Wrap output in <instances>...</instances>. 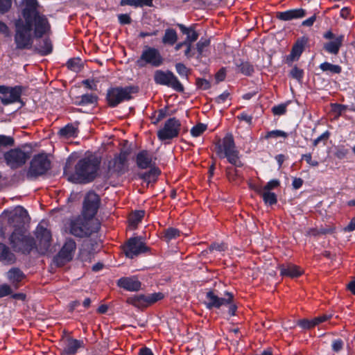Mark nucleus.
<instances>
[{
  "label": "nucleus",
  "instance_id": "30",
  "mask_svg": "<svg viewBox=\"0 0 355 355\" xmlns=\"http://www.w3.org/2000/svg\"><path fill=\"white\" fill-rule=\"evenodd\" d=\"M0 260L8 263H12L15 261V254L10 252L8 247L3 243H0Z\"/></svg>",
  "mask_w": 355,
  "mask_h": 355
},
{
  "label": "nucleus",
  "instance_id": "59",
  "mask_svg": "<svg viewBox=\"0 0 355 355\" xmlns=\"http://www.w3.org/2000/svg\"><path fill=\"white\" fill-rule=\"evenodd\" d=\"M329 137V132H325L322 135H321L320 137H318L317 139H314L313 141V145L314 147L317 146L319 142H320L322 140L327 141Z\"/></svg>",
  "mask_w": 355,
  "mask_h": 355
},
{
  "label": "nucleus",
  "instance_id": "42",
  "mask_svg": "<svg viewBox=\"0 0 355 355\" xmlns=\"http://www.w3.org/2000/svg\"><path fill=\"white\" fill-rule=\"evenodd\" d=\"M207 129V125L203 123H198L191 130V134L193 137H198L202 135Z\"/></svg>",
  "mask_w": 355,
  "mask_h": 355
},
{
  "label": "nucleus",
  "instance_id": "49",
  "mask_svg": "<svg viewBox=\"0 0 355 355\" xmlns=\"http://www.w3.org/2000/svg\"><path fill=\"white\" fill-rule=\"evenodd\" d=\"M272 111L275 115L284 114L286 112V104H280V105L274 106L272 108Z\"/></svg>",
  "mask_w": 355,
  "mask_h": 355
},
{
  "label": "nucleus",
  "instance_id": "15",
  "mask_svg": "<svg viewBox=\"0 0 355 355\" xmlns=\"http://www.w3.org/2000/svg\"><path fill=\"white\" fill-rule=\"evenodd\" d=\"M181 123L176 118H171L167 120L163 128L157 132L158 138L162 140L171 139L178 137Z\"/></svg>",
  "mask_w": 355,
  "mask_h": 355
},
{
  "label": "nucleus",
  "instance_id": "61",
  "mask_svg": "<svg viewBox=\"0 0 355 355\" xmlns=\"http://www.w3.org/2000/svg\"><path fill=\"white\" fill-rule=\"evenodd\" d=\"M197 85H198V87L203 89H207L210 87V84L209 81H207L205 79H198Z\"/></svg>",
  "mask_w": 355,
  "mask_h": 355
},
{
  "label": "nucleus",
  "instance_id": "36",
  "mask_svg": "<svg viewBox=\"0 0 355 355\" xmlns=\"http://www.w3.org/2000/svg\"><path fill=\"white\" fill-rule=\"evenodd\" d=\"M320 68L323 71H329L331 73H340L342 71L339 65L333 64L327 62L322 63L320 65Z\"/></svg>",
  "mask_w": 355,
  "mask_h": 355
},
{
  "label": "nucleus",
  "instance_id": "54",
  "mask_svg": "<svg viewBox=\"0 0 355 355\" xmlns=\"http://www.w3.org/2000/svg\"><path fill=\"white\" fill-rule=\"evenodd\" d=\"M302 159H305L307 164L311 166H318L319 165V162L318 161L312 159L311 153L303 155Z\"/></svg>",
  "mask_w": 355,
  "mask_h": 355
},
{
  "label": "nucleus",
  "instance_id": "14",
  "mask_svg": "<svg viewBox=\"0 0 355 355\" xmlns=\"http://www.w3.org/2000/svg\"><path fill=\"white\" fill-rule=\"evenodd\" d=\"M164 297L162 293H155L150 295H137L127 299V302L139 309H144L157 302Z\"/></svg>",
  "mask_w": 355,
  "mask_h": 355
},
{
  "label": "nucleus",
  "instance_id": "55",
  "mask_svg": "<svg viewBox=\"0 0 355 355\" xmlns=\"http://www.w3.org/2000/svg\"><path fill=\"white\" fill-rule=\"evenodd\" d=\"M144 6H152L153 0H134L135 7H142Z\"/></svg>",
  "mask_w": 355,
  "mask_h": 355
},
{
  "label": "nucleus",
  "instance_id": "4",
  "mask_svg": "<svg viewBox=\"0 0 355 355\" xmlns=\"http://www.w3.org/2000/svg\"><path fill=\"white\" fill-rule=\"evenodd\" d=\"M216 153L220 158H227L228 162L235 167H241L243 165L232 134L226 135L222 143L216 145Z\"/></svg>",
  "mask_w": 355,
  "mask_h": 355
},
{
  "label": "nucleus",
  "instance_id": "43",
  "mask_svg": "<svg viewBox=\"0 0 355 355\" xmlns=\"http://www.w3.org/2000/svg\"><path fill=\"white\" fill-rule=\"evenodd\" d=\"M290 76L300 82L304 76V71L295 66L290 71Z\"/></svg>",
  "mask_w": 355,
  "mask_h": 355
},
{
  "label": "nucleus",
  "instance_id": "25",
  "mask_svg": "<svg viewBox=\"0 0 355 355\" xmlns=\"http://www.w3.org/2000/svg\"><path fill=\"white\" fill-rule=\"evenodd\" d=\"M344 38L345 36L343 35H338L335 40L324 43V49L329 53L337 55L343 45Z\"/></svg>",
  "mask_w": 355,
  "mask_h": 355
},
{
  "label": "nucleus",
  "instance_id": "41",
  "mask_svg": "<svg viewBox=\"0 0 355 355\" xmlns=\"http://www.w3.org/2000/svg\"><path fill=\"white\" fill-rule=\"evenodd\" d=\"M15 145V140L12 137L0 135V147H10Z\"/></svg>",
  "mask_w": 355,
  "mask_h": 355
},
{
  "label": "nucleus",
  "instance_id": "27",
  "mask_svg": "<svg viewBox=\"0 0 355 355\" xmlns=\"http://www.w3.org/2000/svg\"><path fill=\"white\" fill-rule=\"evenodd\" d=\"M177 26L181 32L187 35L184 40L186 42L193 44L198 39L199 34L196 31L194 25L190 27H187L184 24H178Z\"/></svg>",
  "mask_w": 355,
  "mask_h": 355
},
{
  "label": "nucleus",
  "instance_id": "57",
  "mask_svg": "<svg viewBox=\"0 0 355 355\" xmlns=\"http://www.w3.org/2000/svg\"><path fill=\"white\" fill-rule=\"evenodd\" d=\"M167 116V108L161 109L157 112V116L153 122L155 124L164 119Z\"/></svg>",
  "mask_w": 355,
  "mask_h": 355
},
{
  "label": "nucleus",
  "instance_id": "33",
  "mask_svg": "<svg viewBox=\"0 0 355 355\" xmlns=\"http://www.w3.org/2000/svg\"><path fill=\"white\" fill-rule=\"evenodd\" d=\"M150 168V169L149 171L141 175V178L148 182L155 181L157 177L160 174V170L158 168L155 167L154 166Z\"/></svg>",
  "mask_w": 355,
  "mask_h": 355
},
{
  "label": "nucleus",
  "instance_id": "19",
  "mask_svg": "<svg viewBox=\"0 0 355 355\" xmlns=\"http://www.w3.org/2000/svg\"><path fill=\"white\" fill-rule=\"evenodd\" d=\"M61 341L62 344V355H73L79 349L84 347L83 340L73 338L69 336L62 337Z\"/></svg>",
  "mask_w": 355,
  "mask_h": 355
},
{
  "label": "nucleus",
  "instance_id": "58",
  "mask_svg": "<svg viewBox=\"0 0 355 355\" xmlns=\"http://www.w3.org/2000/svg\"><path fill=\"white\" fill-rule=\"evenodd\" d=\"M175 69L177 72L181 76H187V68L182 63H178L175 64Z\"/></svg>",
  "mask_w": 355,
  "mask_h": 355
},
{
  "label": "nucleus",
  "instance_id": "23",
  "mask_svg": "<svg viewBox=\"0 0 355 355\" xmlns=\"http://www.w3.org/2000/svg\"><path fill=\"white\" fill-rule=\"evenodd\" d=\"M279 268L282 276L291 278L297 277L303 273V270L292 263L282 264L279 266Z\"/></svg>",
  "mask_w": 355,
  "mask_h": 355
},
{
  "label": "nucleus",
  "instance_id": "53",
  "mask_svg": "<svg viewBox=\"0 0 355 355\" xmlns=\"http://www.w3.org/2000/svg\"><path fill=\"white\" fill-rule=\"evenodd\" d=\"M209 249L210 251L217 250V251L221 252V251H225L227 249V246L223 243H212L209 246Z\"/></svg>",
  "mask_w": 355,
  "mask_h": 355
},
{
  "label": "nucleus",
  "instance_id": "50",
  "mask_svg": "<svg viewBox=\"0 0 355 355\" xmlns=\"http://www.w3.org/2000/svg\"><path fill=\"white\" fill-rule=\"evenodd\" d=\"M12 0H0V13H4L10 8Z\"/></svg>",
  "mask_w": 355,
  "mask_h": 355
},
{
  "label": "nucleus",
  "instance_id": "39",
  "mask_svg": "<svg viewBox=\"0 0 355 355\" xmlns=\"http://www.w3.org/2000/svg\"><path fill=\"white\" fill-rule=\"evenodd\" d=\"M239 71L245 76H250L254 72V67L248 62H242L240 64H237Z\"/></svg>",
  "mask_w": 355,
  "mask_h": 355
},
{
  "label": "nucleus",
  "instance_id": "56",
  "mask_svg": "<svg viewBox=\"0 0 355 355\" xmlns=\"http://www.w3.org/2000/svg\"><path fill=\"white\" fill-rule=\"evenodd\" d=\"M192 46H193V44H190V43H187V44H185V50H184V56L188 58V59H190L191 58L193 55H194V52L192 50Z\"/></svg>",
  "mask_w": 355,
  "mask_h": 355
},
{
  "label": "nucleus",
  "instance_id": "47",
  "mask_svg": "<svg viewBox=\"0 0 355 355\" xmlns=\"http://www.w3.org/2000/svg\"><path fill=\"white\" fill-rule=\"evenodd\" d=\"M279 186V181L277 180H272L268 182L262 189H259V190L262 191H268L274 189Z\"/></svg>",
  "mask_w": 355,
  "mask_h": 355
},
{
  "label": "nucleus",
  "instance_id": "10",
  "mask_svg": "<svg viewBox=\"0 0 355 355\" xmlns=\"http://www.w3.org/2000/svg\"><path fill=\"white\" fill-rule=\"evenodd\" d=\"M76 250V242L71 239H67L58 254L54 257V263L58 266H64L73 259Z\"/></svg>",
  "mask_w": 355,
  "mask_h": 355
},
{
  "label": "nucleus",
  "instance_id": "13",
  "mask_svg": "<svg viewBox=\"0 0 355 355\" xmlns=\"http://www.w3.org/2000/svg\"><path fill=\"white\" fill-rule=\"evenodd\" d=\"M23 92V87L19 85L8 87L0 85L1 102L3 105H7L20 101Z\"/></svg>",
  "mask_w": 355,
  "mask_h": 355
},
{
  "label": "nucleus",
  "instance_id": "9",
  "mask_svg": "<svg viewBox=\"0 0 355 355\" xmlns=\"http://www.w3.org/2000/svg\"><path fill=\"white\" fill-rule=\"evenodd\" d=\"M155 83L172 87L177 92H183L184 87L177 77L169 71L157 70L154 74Z\"/></svg>",
  "mask_w": 355,
  "mask_h": 355
},
{
  "label": "nucleus",
  "instance_id": "8",
  "mask_svg": "<svg viewBox=\"0 0 355 355\" xmlns=\"http://www.w3.org/2000/svg\"><path fill=\"white\" fill-rule=\"evenodd\" d=\"M130 151L122 150L108 163V173L110 175L120 176L128 170V156Z\"/></svg>",
  "mask_w": 355,
  "mask_h": 355
},
{
  "label": "nucleus",
  "instance_id": "28",
  "mask_svg": "<svg viewBox=\"0 0 355 355\" xmlns=\"http://www.w3.org/2000/svg\"><path fill=\"white\" fill-rule=\"evenodd\" d=\"M7 277L15 287L17 288L18 283L25 277V275L19 268H12L7 272Z\"/></svg>",
  "mask_w": 355,
  "mask_h": 355
},
{
  "label": "nucleus",
  "instance_id": "1",
  "mask_svg": "<svg viewBox=\"0 0 355 355\" xmlns=\"http://www.w3.org/2000/svg\"><path fill=\"white\" fill-rule=\"evenodd\" d=\"M37 0H23L22 18L15 21V42L17 49H30L33 45L32 31L34 36L41 38L51 33V25L46 15L40 10Z\"/></svg>",
  "mask_w": 355,
  "mask_h": 355
},
{
  "label": "nucleus",
  "instance_id": "26",
  "mask_svg": "<svg viewBox=\"0 0 355 355\" xmlns=\"http://www.w3.org/2000/svg\"><path fill=\"white\" fill-rule=\"evenodd\" d=\"M306 42L304 40H298L293 45L291 53L286 58L288 63L297 60L302 53Z\"/></svg>",
  "mask_w": 355,
  "mask_h": 355
},
{
  "label": "nucleus",
  "instance_id": "31",
  "mask_svg": "<svg viewBox=\"0 0 355 355\" xmlns=\"http://www.w3.org/2000/svg\"><path fill=\"white\" fill-rule=\"evenodd\" d=\"M36 51L42 55H46L51 53L53 46L49 39L45 38L40 42L35 47Z\"/></svg>",
  "mask_w": 355,
  "mask_h": 355
},
{
  "label": "nucleus",
  "instance_id": "64",
  "mask_svg": "<svg viewBox=\"0 0 355 355\" xmlns=\"http://www.w3.org/2000/svg\"><path fill=\"white\" fill-rule=\"evenodd\" d=\"M345 232H352L355 230V217H354L349 222L347 226L343 228Z\"/></svg>",
  "mask_w": 355,
  "mask_h": 355
},
{
  "label": "nucleus",
  "instance_id": "2",
  "mask_svg": "<svg viewBox=\"0 0 355 355\" xmlns=\"http://www.w3.org/2000/svg\"><path fill=\"white\" fill-rule=\"evenodd\" d=\"M19 211V214L15 213L8 218V223L15 228L9 238L10 244L16 252L29 253L34 248L35 242L32 237L26 234L24 221L21 216V214L26 211L22 209Z\"/></svg>",
  "mask_w": 355,
  "mask_h": 355
},
{
  "label": "nucleus",
  "instance_id": "6",
  "mask_svg": "<svg viewBox=\"0 0 355 355\" xmlns=\"http://www.w3.org/2000/svg\"><path fill=\"white\" fill-rule=\"evenodd\" d=\"M137 92L132 87H116L107 90V101L110 107H116L119 103L132 98V94Z\"/></svg>",
  "mask_w": 355,
  "mask_h": 355
},
{
  "label": "nucleus",
  "instance_id": "3",
  "mask_svg": "<svg viewBox=\"0 0 355 355\" xmlns=\"http://www.w3.org/2000/svg\"><path fill=\"white\" fill-rule=\"evenodd\" d=\"M100 162L97 158H85L76 165L73 178L76 182L87 183L92 181L96 176Z\"/></svg>",
  "mask_w": 355,
  "mask_h": 355
},
{
  "label": "nucleus",
  "instance_id": "7",
  "mask_svg": "<svg viewBox=\"0 0 355 355\" xmlns=\"http://www.w3.org/2000/svg\"><path fill=\"white\" fill-rule=\"evenodd\" d=\"M31 155L19 148H12L3 154L6 164L12 169L23 166L30 159Z\"/></svg>",
  "mask_w": 355,
  "mask_h": 355
},
{
  "label": "nucleus",
  "instance_id": "22",
  "mask_svg": "<svg viewBox=\"0 0 355 355\" xmlns=\"http://www.w3.org/2000/svg\"><path fill=\"white\" fill-rule=\"evenodd\" d=\"M137 165L139 168L146 169L155 165L153 155L147 150H141L136 157Z\"/></svg>",
  "mask_w": 355,
  "mask_h": 355
},
{
  "label": "nucleus",
  "instance_id": "40",
  "mask_svg": "<svg viewBox=\"0 0 355 355\" xmlns=\"http://www.w3.org/2000/svg\"><path fill=\"white\" fill-rule=\"evenodd\" d=\"M67 66L69 69L78 72L82 68L81 60L78 58H71L67 62Z\"/></svg>",
  "mask_w": 355,
  "mask_h": 355
},
{
  "label": "nucleus",
  "instance_id": "35",
  "mask_svg": "<svg viewBox=\"0 0 355 355\" xmlns=\"http://www.w3.org/2000/svg\"><path fill=\"white\" fill-rule=\"evenodd\" d=\"M77 128L71 124H68L59 130V135L65 138L74 137L76 135Z\"/></svg>",
  "mask_w": 355,
  "mask_h": 355
},
{
  "label": "nucleus",
  "instance_id": "17",
  "mask_svg": "<svg viewBox=\"0 0 355 355\" xmlns=\"http://www.w3.org/2000/svg\"><path fill=\"white\" fill-rule=\"evenodd\" d=\"M144 62L145 64H149L153 67H159L162 64L164 59L161 55L159 51L153 47H148L145 49L141 55L139 63ZM144 66L143 64H139Z\"/></svg>",
  "mask_w": 355,
  "mask_h": 355
},
{
  "label": "nucleus",
  "instance_id": "5",
  "mask_svg": "<svg viewBox=\"0 0 355 355\" xmlns=\"http://www.w3.org/2000/svg\"><path fill=\"white\" fill-rule=\"evenodd\" d=\"M100 228L99 223L92 225V222L83 218H77L69 223V233L74 236L83 238L89 236Z\"/></svg>",
  "mask_w": 355,
  "mask_h": 355
},
{
  "label": "nucleus",
  "instance_id": "24",
  "mask_svg": "<svg viewBox=\"0 0 355 355\" xmlns=\"http://www.w3.org/2000/svg\"><path fill=\"white\" fill-rule=\"evenodd\" d=\"M304 15L305 10L302 8L279 12L276 14L277 18L282 21H289L293 19L301 18Z\"/></svg>",
  "mask_w": 355,
  "mask_h": 355
},
{
  "label": "nucleus",
  "instance_id": "32",
  "mask_svg": "<svg viewBox=\"0 0 355 355\" xmlns=\"http://www.w3.org/2000/svg\"><path fill=\"white\" fill-rule=\"evenodd\" d=\"M255 191L259 193L263 198V201L266 204L275 205L277 202V196L275 193L268 191L259 190L257 188L255 189Z\"/></svg>",
  "mask_w": 355,
  "mask_h": 355
},
{
  "label": "nucleus",
  "instance_id": "46",
  "mask_svg": "<svg viewBox=\"0 0 355 355\" xmlns=\"http://www.w3.org/2000/svg\"><path fill=\"white\" fill-rule=\"evenodd\" d=\"M209 45V40H200L197 44H196V49L198 53V56H201L204 49L205 47L208 46Z\"/></svg>",
  "mask_w": 355,
  "mask_h": 355
},
{
  "label": "nucleus",
  "instance_id": "37",
  "mask_svg": "<svg viewBox=\"0 0 355 355\" xmlns=\"http://www.w3.org/2000/svg\"><path fill=\"white\" fill-rule=\"evenodd\" d=\"M80 100L78 101V105H84L94 104L97 102V96L92 94H86L80 97Z\"/></svg>",
  "mask_w": 355,
  "mask_h": 355
},
{
  "label": "nucleus",
  "instance_id": "20",
  "mask_svg": "<svg viewBox=\"0 0 355 355\" xmlns=\"http://www.w3.org/2000/svg\"><path fill=\"white\" fill-rule=\"evenodd\" d=\"M227 297H219L213 291H209L206 295V304L209 309H219L223 305L230 304L233 299V295L230 293H226Z\"/></svg>",
  "mask_w": 355,
  "mask_h": 355
},
{
  "label": "nucleus",
  "instance_id": "38",
  "mask_svg": "<svg viewBox=\"0 0 355 355\" xmlns=\"http://www.w3.org/2000/svg\"><path fill=\"white\" fill-rule=\"evenodd\" d=\"M164 234L165 241L168 242L171 240L175 239L179 237L180 235V232L176 228L169 227L164 230Z\"/></svg>",
  "mask_w": 355,
  "mask_h": 355
},
{
  "label": "nucleus",
  "instance_id": "16",
  "mask_svg": "<svg viewBox=\"0 0 355 355\" xmlns=\"http://www.w3.org/2000/svg\"><path fill=\"white\" fill-rule=\"evenodd\" d=\"M148 250L149 248L139 237L130 238L124 246L125 254L130 259H133L139 254L148 252Z\"/></svg>",
  "mask_w": 355,
  "mask_h": 355
},
{
  "label": "nucleus",
  "instance_id": "11",
  "mask_svg": "<svg viewBox=\"0 0 355 355\" xmlns=\"http://www.w3.org/2000/svg\"><path fill=\"white\" fill-rule=\"evenodd\" d=\"M101 198L95 192L90 191L86 193L83 203V214L85 218H92L98 211Z\"/></svg>",
  "mask_w": 355,
  "mask_h": 355
},
{
  "label": "nucleus",
  "instance_id": "63",
  "mask_svg": "<svg viewBox=\"0 0 355 355\" xmlns=\"http://www.w3.org/2000/svg\"><path fill=\"white\" fill-rule=\"evenodd\" d=\"M229 95L230 94L228 92H224V93L221 94L220 95H219L218 96H217L215 98V101L217 103H223L227 101V99L229 97Z\"/></svg>",
  "mask_w": 355,
  "mask_h": 355
},
{
  "label": "nucleus",
  "instance_id": "48",
  "mask_svg": "<svg viewBox=\"0 0 355 355\" xmlns=\"http://www.w3.org/2000/svg\"><path fill=\"white\" fill-rule=\"evenodd\" d=\"M348 153L349 150L347 148L344 146H340L336 149L335 156L339 159H343L347 157Z\"/></svg>",
  "mask_w": 355,
  "mask_h": 355
},
{
  "label": "nucleus",
  "instance_id": "52",
  "mask_svg": "<svg viewBox=\"0 0 355 355\" xmlns=\"http://www.w3.org/2000/svg\"><path fill=\"white\" fill-rule=\"evenodd\" d=\"M12 293V289L10 286L7 284L0 285V297L7 296Z\"/></svg>",
  "mask_w": 355,
  "mask_h": 355
},
{
  "label": "nucleus",
  "instance_id": "18",
  "mask_svg": "<svg viewBox=\"0 0 355 355\" xmlns=\"http://www.w3.org/2000/svg\"><path fill=\"white\" fill-rule=\"evenodd\" d=\"M35 235L38 241V250L40 253L45 254L51 246V232L40 225L35 231Z\"/></svg>",
  "mask_w": 355,
  "mask_h": 355
},
{
  "label": "nucleus",
  "instance_id": "45",
  "mask_svg": "<svg viewBox=\"0 0 355 355\" xmlns=\"http://www.w3.org/2000/svg\"><path fill=\"white\" fill-rule=\"evenodd\" d=\"M287 137H288V133H286L282 130H279L270 131L266 135V139L277 138V137L286 138Z\"/></svg>",
  "mask_w": 355,
  "mask_h": 355
},
{
  "label": "nucleus",
  "instance_id": "51",
  "mask_svg": "<svg viewBox=\"0 0 355 355\" xmlns=\"http://www.w3.org/2000/svg\"><path fill=\"white\" fill-rule=\"evenodd\" d=\"M298 324L304 329H310L315 327L314 320H302L298 322Z\"/></svg>",
  "mask_w": 355,
  "mask_h": 355
},
{
  "label": "nucleus",
  "instance_id": "62",
  "mask_svg": "<svg viewBox=\"0 0 355 355\" xmlns=\"http://www.w3.org/2000/svg\"><path fill=\"white\" fill-rule=\"evenodd\" d=\"M226 173H227V176L230 180H234V175H237V170L236 169L233 170V168L232 167H227L226 168Z\"/></svg>",
  "mask_w": 355,
  "mask_h": 355
},
{
  "label": "nucleus",
  "instance_id": "21",
  "mask_svg": "<svg viewBox=\"0 0 355 355\" xmlns=\"http://www.w3.org/2000/svg\"><path fill=\"white\" fill-rule=\"evenodd\" d=\"M117 285L128 291H137L141 286V282L135 276L120 278L117 282Z\"/></svg>",
  "mask_w": 355,
  "mask_h": 355
},
{
  "label": "nucleus",
  "instance_id": "60",
  "mask_svg": "<svg viewBox=\"0 0 355 355\" xmlns=\"http://www.w3.org/2000/svg\"><path fill=\"white\" fill-rule=\"evenodd\" d=\"M119 21L121 24H130L131 18L128 14H121L118 16Z\"/></svg>",
  "mask_w": 355,
  "mask_h": 355
},
{
  "label": "nucleus",
  "instance_id": "12",
  "mask_svg": "<svg viewBox=\"0 0 355 355\" xmlns=\"http://www.w3.org/2000/svg\"><path fill=\"white\" fill-rule=\"evenodd\" d=\"M51 162L46 155L39 154L33 158L28 175L36 177L44 174L50 168Z\"/></svg>",
  "mask_w": 355,
  "mask_h": 355
},
{
  "label": "nucleus",
  "instance_id": "44",
  "mask_svg": "<svg viewBox=\"0 0 355 355\" xmlns=\"http://www.w3.org/2000/svg\"><path fill=\"white\" fill-rule=\"evenodd\" d=\"M334 231L331 228H320V229H311L308 234L311 236H318L320 234H326L332 233Z\"/></svg>",
  "mask_w": 355,
  "mask_h": 355
},
{
  "label": "nucleus",
  "instance_id": "29",
  "mask_svg": "<svg viewBox=\"0 0 355 355\" xmlns=\"http://www.w3.org/2000/svg\"><path fill=\"white\" fill-rule=\"evenodd\" d=\"M178 36L176 31L173 28H167L162 39V42L164 45L173 46L176 44Z\"/></svg>",
  "mask_w": 355,
  "mask_h": 355
},
{
  "label": "nucleus",
  "instance_id": "34",
  "mask_svg": "<svg viewBox=\"0 0 355 355\" xmlns=\"http://www.w3.org/2000/svg\"><path fill=\"white\" fill-rule=\"evenodd\" d=\"M145 214L144 211L139 210L132 213L129 216V223L131 226L136 227L138 223L141 220Z\"/></svg>",
  "mask_w": 355,
  "mask_h": 355
}]
</instances>
